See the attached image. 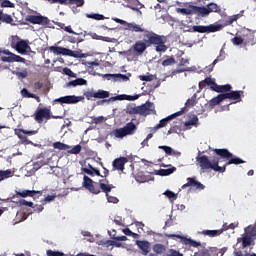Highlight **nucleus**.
<instances>
[{"label": "nucleus", "mask_w": 256, "mask_h": 256, "mask_svg": "<svg viewBox=\"0 0 256 256\" xmlns=\"http://www.w3.org/2000/svg\"><path fill=\"white\" fill-rule=\"evenodd\" d=\"M143 40L137 41L133 45V49L135 53H138V55H143L147 48L149 47H156V51L158 53H165L167 51V37L161 36L153 31H146L142 35Z\"/></svg>", "instance_id": "obj_1"}, {"label": "nucleus", "mask_w": 256, "mask_h": 256, "mask_svg": "<svg viewBox=\"0 0 256 256\" xmlns=\"http://www.w3.org/2000/svg\"><path fill=\"white\" fill-rule=\"evenodd\" d=\"M256 237V227L248 226L245 228V233L242 238H238L236 245L234 246V255L235 256H256L255 253H246L241 249H245V247H249V245H253Z\"/></svg>", "instance_id": "obj_2"}, {"label": "nucleus", "mask_w": 256, "mask_h": 256, "mask_svg": "<svg viewBox=\"0 0 256 256\" xmlns=\"http://www.w3.org/2000/svg\"><path fill=\"white\" fill-rule=\"evenodd\" d=\"M197 161L201 169H212L213 171H219L220 173H225V167H227V165H241V163H245V161L237 157L232 158L224 166H219V159L210 161L207 156H201L197 158Z\"/></svg>", "instance_id": "obj_3"}, {"label": "nucleus", "mask_w": 256, "mask_h": 256, "mask_svg": "<svg viewBox=\"0 0 256 256\" xmlns=\"http://www.w3.org/2000/svg\"><path fill=\"white\" fill-rule=\"evenodd\" d=\"M49 51L54 53V55H64L66 57H74V59H87L89 57V54H85L81 50L73 51L61 46H50Z\"/></svg>", "instance_id": "obj_4"}, {"label": "nucleus", "mask_w": 256, "mask_h": 256, "mask_svg": "<svg viewBox=\"0 0 256 256\" xmlns=\"http://www.w3.org/2000/svg\"><path fill=\"white\" fill-rule=\"evenodd\" d=\"M12 49H15L20 55H29L31 53V46L28 40H23L19 36H12L10 41Z\"/></svg>", "instance_id": "obj_5"}, {"label": "nucleus", "mask_w": 256, "mask_h": 256, "mask_svg": "<svg viewBox=\"0 0 256 256\" xmlns=\"http://www.w3.org/2000/svg\"><path fill=\"white\" fill-rule=\"evenodd\" d=\"M137 130V126L132 122L128 123L124 128L116 129L112 132V135L117 139H123V137H127V135H133Z\"/></svg>", "instance_id": "obj_6"}, {"label": "nucleus", "mask_w": 256, "mask_h": 256, "mask_svg": "<svg viewBox=\"0 0 256 256\" xmlns=\"http://www.w3.org/2000/svg\"><path fill=\"white\" fill-rule=\"evenodd\" d=\"M28 23H32V25H43L46 27H51V20H49L46 16L41 15H28L25 18Z\"/></svg>", "instance_id": "obj_7"}, {"label": "nucleus", "mask_w": 256, "mask_h": 256, "mask_svg": "<svg viewBox=\"0 0 256 256\" xmlns=\"http://www.w3.org/2000/svg\"><path fill=\"white\" fill-rule=\"evenodd\" d=\"M99 185L100 189H102V191L106 193L108 203H119V199H117V197L109 196V192L111 191V189H114L115 186L109 184V181H107L106 179L100 180Z\"/></svg>", "instance_id": "obj_8"}, {"label": "nucleus", "mask_w": 256, "mask_h": 256, "mask_svg": "<svg viewBox=\"0 0 256 256\" xmlns=\"http://www.w3.org/2000/svg\"><path fill=\"white\" fill-rule=\"evenodd\" d=\"M222 28L223 26L220 24H210L209 26L199 25L193 26L192 31L194 33H216V31H221Z\"/></svg>", "instance_id": "obj_9"}, {"label": "nucleus", "mask_w": 256, "mask_h": 256, "mask_svg": "<svg viewBox=\"0 0 256 256\" xmlns=\"http://www.w3.org/2000/svg\"><path fill=\"white\" fill-rule=\"evenodd\" d=\"M3 54L6 55L1 57V61L4 63H25V58L14 54L9 50H3Z\"/></svg>", "instance_id": "obj_10"}, {"label": "nucleus", "mask_w": 256, "mask_h": 256, "mask_svg": "<svg viewBox=\"0 0 256 256\" xmlns=\"http://www.w3.org/2000/svg\"><path fill=\"white\" fill-rule=\"evenodd\" d=\"M83 99H85L83 96L70 95L57 98L53 101V103H60V105H73L75 103H79V101H83Z\"/></svg>", "instance_id": "obj_11"}, {"label": "nucleus", "mask_w": 256, "mask_h": 256, "mask_svg": "<svg viewBox=\"0 0 256 256\" xmlns=\"http://www.w3.org/2000/svg\"><path fill=\"white\" fill-rule=\"evenodd\" d=\"M205 83L206 85H209L212 91H216V93H225V91H231V85L219 86L217 85V83H215V80L212 78H206Z\"/></svg>", "instance_id": "obj_12"}, {"label": "nucleus", "mask_w": 256, "mask_h": 256, "mask_svg": "<svg viewBox=\"0 0 256 256\" xmlns=\"http://www.w3.org/2000/svg\"><path fill=\"white\" fill-rule=\"evenodd\" d=\"M103 79H107V81H113V83H125L129 81V77L125 74H104L102 75Z\"/></svg>", "instance_id": "obj_13"}, {"label": "nucleus", "mask_w": 256, "mask_h": 256, "mask_svg": "<svg viewBox=\"0 0 256 256\" xmlns=\"http://www.w3.org/2000/svg\"><path fill=\"white\" fill-rule=\"evenodd\" d=\"M183 113H185V108H182L180 111L160 120L159 124L153 128V131H157V129H161V128L165 127V125H167L168 121L175 119V117H181V115H183Z\"/></svg>", "instance_id": "obj_14"}, {"label": "nucleus", "mask_w": 256, "mask_h": 256, "mask_svg": "<svg viewBox=\"0 0 256 256\" xmlns=\"http://www.w3.org/2000/svg\"><path fill=\"white\" fill-rule=\"evenodd\" d=\"M167 237L180 239V243H183L184 245H191V247H199V245H201V243L182 235L168 234Z\"/></svg>", "instance_id": "obj_15"}, {"label": "nucleus", "mask_w": 256, "mask_h": 256, "mask_svg": "<svg viewBox=\"0 0 256 256\" xmlns=\"http://www.w3.org/2000/svg\"><path fill=\"white\" fill-rule=\"evenodd\" d=\"M35 119L37 123H43V121H48V119H51V110L47 108H42L36 112Z\"/></svg>", "instance_id": "obj_16"}, {"label": "nucleus", "mask_w": 256, "mask_h": 256, "mask_svg": "<svg viewBox=\"0 0 256 256\" xmlns=\"http://www.w3.org/2000/svg\"><path fill=\"white\" fill-rule=\"evenodd\" d=\"M83 187L88 189L90 193H94V195L101 193V190H99V188H95V185H93V180L86 175L83 177Z\"/></svg>", "instance_id": "obj_17"}, {"label": "nucleus", "mask_w": 256, "mask_h": 256, "mask_svg": "<svg viewBox=\"0 0 256 256\" xmlns=\"http://www.w3.org/2000/svg\"><path fill=\"white\" fill-rule=\"evenodd\" d=\"M125 29L126 31H132V33H143V35L145 32L149 31L145 30L143 27H141V25L129 22H127Z\"/></svg>", "instance_id": "obj_18"}, {"label": "nucleus", "mask_w": 256, "mask_h": 256, "mask_svg": "<svg viewBox=\"0 0 256 256\" xmlns=\"http://www.w3.org/2000/svg\"><path fill=\"white\" fill-rule=\"evenodd\" d=\"M136 245L141 249L143 255H147L151 251V243L145 240H137Z\"/></svg>", "instance_id": "obj_19"}, {"label": "nucleus", "mask_w": 256, "mask_h": 256, "mask_svg": "<svg viewBox=\"0 0 256 256\" xmlns=\"http://www.w3.org/2000/svg\"><path fill=\"white\" fill-rule=\"evenodd\" d=\"M190 9H193L194 15H200L201 17H207L209 15V10L205 6L190 5Z\"/></svg>", "instance_id": "obj_20"}, {"label": "nucleus", "mask_w": 256, "mask_h": 256, "mask_svg": "<svg viewBox=\"0 0 256 256\" xmlns=\"http://www.w3.org/2000/svg\"><path fill=\"white\" fill-rule=\"evenodd\" d=\"M139 99V94H135L133 96L121 94L116 97L110 98L111 101H137Z\"/></svg>", "instance_id": "obj_21"}, {"label": "nucleus", "mask_w": 256, "mask_h": 256, "mask_svg": "<svg viewBox=\"0 0 256 256\" xmlns=\"http://www.w3.org/2000/svg\"><path fill=\"white\" fill-rule=\"evenodd\" d=\"M140 107V115H151L153 111H155V105L151 102H147L146 104L139 106Z\"/></svg>", "instance_id": "obj_22"}, {"label": "nucleus", "mask_w": 256, "mask_h": 256, "mask_svg": "<svg viewBox=\"0 0 256 256\" xmlns=\"http://www.w3.org/2000/svg\"><path fill=\"white\" fill-rule=\"evenodd\" d=\"M82 171L83 173H86V175H90V177H95V175L101 177L99 169L94 168L91 164H88V167H82Z\"/></svg>", "instance_id": "obj_23"}, {"label": "nucleus", "mask_w": 256, "mask_h": 256, "mask_svg": "<svg viewBox=\"0 0 256 256\" xmlns=\"http://www.w3.org/2000/svg\"><path fill=\"white\" fill-rule=\"evenodd\" d=\"M189 185L195 187V189H198V191H203V189H205V185L201 184V182L196 181L193 178H188V183L184 184L182 186V189H185V187H189Z\"/></svg>", "instance_id": "obj_24"}, {"label": "nucleus", "mask_w": 256, "mask_h": 256, "mask_svg": "<svg viewBox=\"0 0 256 256\" xmlns=\"http://www.w3.org/2000/svg\"><path fill=\"white\" fill-rule=\"evenodd\" d=\"M186 129H191L192 127H199V118L195 115L189 116V119L184 123Z\"/></svg>", "instance_id": "obj_25"}, {"label": "nucleus", "mask_w": 256, "mask_h": 256, "mask_svg": "<svg viewBox=\"0 0 256 256\" xmlns=\"http://www.w3.org/2000/svg\"><path fill=\"white\" fill-rule=\"evenodd\" d=\"M126 157L117 158L113 161V167L114 169H117L118 171H123L125 169V163H127Z\"/></svg>", "instance_id": "obj_26"}, {"label": "nucleus", "mask_w": 256, "mask_h": 256, "mask_svg": "<svg viewBox=\"0 0 256 256\" xmlns=\"http://www.w3.org/2000/svg\"><path fill=\"white\" fill-rule=\"evenodd\" d=\"M225 99H232V101H239L243 97V91H232L224 94Z\"/></svg>", "instance_id": "obj_27"}, {"label": "nucleus", "mask_w": 256, "mask_h": 256, "mask_svg": "<svg viewBox=\"0 0 256 256\" xmlns=\"http://www.w3.org/2000/svg\"><path fill=\"white\" fill-rule=\"evenodd\" d=\"M0 22L6 23L7 25H13V17L9 14L3 13V10H0Z\"/></svg>", "instance_id": "obj_28"}, {"label": "nucleus", "mask_w": 256, "mask_h": 256, "mask_svg": "<svg viewBox=\"0 0 256 256\" xmlns=\"http://www.w3.org/2000/svg\"><path fill=\"white\" fill-rule=\"evenodd\" d=\"M243 13H245V11H241L239 14H235L230 16L226 21H225V25L229 26V25H233V23H235V21H238V19H241V17H243Z\"/></svg>", "instance_id": "obj_29"}, {"label": "nucleus", "mask_w": 256, "mask_h": 256, "mask_svg": "<svg viewBox=\"0 0 256 256\" xmlns=\"http://www.w3.org/2000/svg\"><path fill=\"white\" fill-rule=\"evenodd\" d=\"M175 171H177V168L175 167L168 168V169H160L156 171V175H160L161 177H167V175H171L175 173Z\"/></svg>", "instance_id": "obj_30"}, {"label": "nucleus", "mask_w": 256, "mask_h": 256, "mask_svg": "<svg viewBox=\"0 0 256 256\" xmlns=\"http://www.w3.org/2000/svg\"><path fill=\"white\" fill-rule=\"evenodd\" d=\"M79 85H87V80L83 78H78L76 80L66 83V87H77Z\"/></svg>", "instance_id": "obj_31"}, {"label": "nucleus", "mask_w": 256, "mask_h": 256, "mask_svg": "<svg viewBox=\"0 0 256 256\" xmlns=\"http://www.w3.org/2000/svg\"><path fill=\"white\" fill-rule=\"evenodd\" d=\"M17 195H19L20 197H33V195L35 193L41 194V191H35V190H24V191H18L16 192Z\"/></svg>", "instance_id": "obj_32"}, {"label": "nucleus", "mask_w": 256, "mask_h": 256, "mask_svg": "<svg viewBox=\"0 0 256 256\" xmlns=\"http://www.w3.org/2000/svg\"><path fill=\"white\" fill-rule=\"evenodd\" d=\"M225 94H220L218 96H216L215 98L211 99L209 102V105L211 107H215V105H219V103H221V101H225Z\"/></svg>", "instance_id": "obj_33"}, {"label": "nucleus", "mask_w": 256, "mask_h": 256, "mask_svg": "<svg viewBox=\"0 0 256 256\" xmlns=\"http://www.w3.org/2000/svg\"><path fill=\"white\" fill-rule=\"evenodd\" d=\"M207 9L210 13H221V6L215 4V3H209L207 5Z\"/></svg>", "instance_id": "obj_34"}, {"label": "nucleus", "mask_w": 256, "mask_h": 256, "mask_svg": "<svg viewBox=\"0 0 256 256\" xmlns=\"http://www.w3.org/2000/svg\"><path fill=\"white\" fill-rule=\"evenodd\" d=\"M203 235H207L208 237H218V235H221L223 233V230H204Z\"/></svg>", "instance_id": "obj_35"}, {"label": "nucleus", "mask_w": 256, "mask_h": 256, "mask_svg": "<svg viewBox=\"0 0 256 256\" xmlns=\"http://www.w3.org/2000/svg\"><path fill=\"white\" fill-rule=\"evenodd\" d=\"M66 5L69 7H73V5H75V7H83L85 0H68Z\"/></svg>", "instance_id": "obj_36"}, {"label": "nucleus", "mask_w": 256, "mask_h": 256, "mask_svg": "<svg viewBox=\"0 0 256 256\" xmlns=\"http://www.w3.org/2000/svg\"><path fill=\"white\" fill-rule=\"evenodd\" d=\"M54 149H58L59 151H67V149H71V146L61 143V142H55L53 144Z\"/></svg>", "instance_id": "obj_37"}, {"label": "nucleus", "mask_w": 256, "mask_h": 256, "mask_svg": "<svg viewBox=\"0 0 256 256\" xmlns=\"http://www.w3.org/2000/svg\"><path fill=\"white\" fill-rule=\"evenodd\" d=\"M177 13H181V15H194L191 6H189V8H177Z\"/></svg>", "instance_id": "obj_38"}, {"label": "nucleus", "mask_w": 256, "mask_h": 256, "mask_svg": "<svg viewBox=\"0 0 256 256\" xmlns=\"http://www.w3.org/2000/svg\"><path fill=\"white\" fill-rule=\"evenodd\" d=\"M109 97V92L104 90H98L95 92V99H107Z\"/></svg>", "instance_id": "obj_39"}, {"label": "nucleus", "mask_w": 256, "mask_h": 256, "mask_svg": "<svg viewBox=\"0 0 256 256\" xmlns=\"http://www.w3.org/2000/svg\"><path fill=\"white\" fill-rule=\"evenodd\" d=\"M215 153L217 155H220V157H226L227 159H229V157H232V154L228 152L227 149H216Z\"/></svg>", "instance_id": "obj_40"}, {"label": "nucleus", "mask_w": 256, "mask_h": 256, "mask_svg": "<svg viewBox=\"0 0 256 256\" xmlns=\"http://www.w3.org/2000/svg\"><path fill=\"white\" fill-rule=\"evenodd\" d=\"M9 177H13V172L11 170H0V181H4V179H9Z\"/></svg>", "instance_id": "obj_41"}, {"label": "nucleus", "mask_w": 256, "mask_h": 256, "mask_svg": "<svg viewBox=\"0 0 256 256\" xmlns=\"http://www.w3.org/2000/svg\"><path fill=\"white\" fill-rule=\"evenodd\" d=\"M87 19H94L95 21H103L105 20V16L103 14H86Z\"/></svg>", "instance_id": "obj_42"}, {"label": "nucleus", "mask_w": 256, "mask_h": 256, "mask_svg": "<svg viewBox=\"0 0 256 256\" xmlns=\"http://www.w3.org/2000/svg\"><path fill=\"white\" fill-rule=\"evenodd\" d=\"M21 133H24V135H35V133H37L36 131H27V130H15V135H17L19 137V139H23V136L21 135Z\"/></svg>", "instance_id": "obj_43"}, {"label": "nucleus", "mask_w": 256, "mask_h": 256, "mask_svg": "<svg viewBox=\"0 0 256 256\" xmlns=\"http://www.w3.org/2000/svg\"><path fill=\"white\" fill-rule=\"evenodd\" d=\"M153 251H154V253L161 255V254L165 253L166 249H165V246H163L162 244H156L153 246Z\"/></svg>", "instance_id": "obj_44"}, {"label": "nucleus", "mask_w": 256, "mask_h": 256, "mask_svg": "<svg viewBox=\"0 0 256 256\" xmlns=\"http://www.w3.org/2000/svg\"><path fill=\"white\" fill-rule=\"evenodd\" d=\"M138 78L140 79V81L149 82V81H154L155 75H153V74H150V75H140V76H138Z\"/></svg>", "instance_id": "obj_45"}, {"label": "nucleus", "mask_w": 256, "mask_h": 256, "mask_svg": "<svg viewBox=\"0 0 256 256\" xmlns=\"http://www.w3.org/2000/svg\"><path fill=\"white\" fill-rule=\"evenodd\" d=\"M0 7H7V8H10V9H14L15 7V4L9 0H2L1 4H0Z\"/></svg>", "instance_id": "obj_46"}, {"label": "nucleus", "mask_w": 256, "mask_h": 256, "mask_svg": "<svg viewBox=\"0 0 256 256\" xmlns=\"http://www.w3.org/2000/svg\"><path fill=\"white\" fill-rule=\"evenodd\" d=\"M71 155H79L81 153V145H76L72 149L68 150Z\"/></svg>", "instance_id": "obj_47"}, {"label": "nucleus", "mask_w": 256, "mask_h": 256, "mask_svg": "<svg viewBox=\"0 0 256 256\" xmlns=\"http://www.w3.org/2000/svg\"><path fill=\"white\" fill-rule=\"evenodd\" d=\"M128 113L131 115H140V107L139 106H132L128 108Z\"/></svg>", "instance_id": "obj_48"}, {"label": "nucleus", "mask_w": 256, "mask_h": 256, "mask_svg": "<svg viewBox=\"0 0 256 256\" xmlns=\"http://www.w3.org/2000/svg\"><path fill=\"white\" fill-rule=\"evenodd\" d=\"M236 227H239V222H234L231 223L230 225L227 226V224L223 225V231H227V229H235Z\"/></svg>", "instance_id": "obj_49"}, {"label": "nucleus", "mask_w": 256, "mask_h": 256, "mask_svg": "<svg viewBox=\"0 0 256 256\" xmlns=\"http://www.w3.org/2000/svg\"><path fill=\"white\" fill-rule=\"evenodd\" d=\"M159 149H163L166 155H173V148L169 146H159Z\"/></svg>", "instance_id": "obj_50"}, {"label": "nucleus", "mask_w": 256, "mask_h": 256, "mask_svg": "<svg viewBox=\"0 0 256 256\" xmlns=\"http://www.w3.org/2000/svg\"><path fill=\"white\" fill-rule=\"evenodd\" d=\"M21 95L22 97H31V98H34V99H37L39 101V98H37L35 95L33 94H30L29 91H27V89H23L21 91Z\"/></svg>", "instance_id": "obj_51"}, {"label": "nucleus", "mask_w": 256, "mask_h": 256, "mask_svg": "<svg viewBox=\"0 0 256 256\" xmlns=\"http://www.w3.org/2000/svg\"><path fill=\"white\" fill-rule=\"evenodd\" d=\"M164 195L166 197H168V199H176L177 198V194L170 190L165 191Z\"/></svg>", "instance_id": "obj_52"}, {"label": "nucleus", "mask_w": 256, "mask_h": 256, "mask_svg": "<svg viewBox=\"0 0 256 256\" xmlns=\"http://www.w3.org/2000/svg\"><path fill=\"white\" fill-rule=\"evenodd\" d=\"M47 255L48 256H65L63 252L53 251V250H48Z\"/></svg>", "instance_id": "obj_53"}, {"label": "nucleus", "mask_w": 256, "mask_h": 256, "mask_svg": "<svg viewBox=\"0 0 256 256\" xmlns=\"http://www.w3.org/2000/svg\"><path fill=\"white\" fill-rule=\"evenodd\" d=\"M231 42L233 43V45H242L243 39L239 36H236L232 38Z\"/></svg>", "instance_id": "obj_54"}, {"label": "nucleus", "mask_w": 256, "mask_h": 256, "mask_svg": "<svg viewBox=\"0 0 256 256\" xmlns=\"http://www.w3.org/2000/svg\"><path fill=\"white\" fill-rule=\"evenodd\" d=\"M82 65H99L97 60H82Z\"/></svg>", "instance_id": "obj_55"}, {"label": "nucleus", "mask_w": 256, "mask_h": 256, "mask_svg": "<svg viewBox=\"0 0 256 256\" xmlns=\"http://www.w3.org/2000/svg\"><path fill=\"white\" fill-rule=\"evenodd\" d=\"M84 97H86V99H93V97L95 98V91L90 90V91H86L84 92Z\"/></svg>", "instance_id": "obj_56"}, {"label": "nucleus", "mask_w": 256, "mask_h": 256, "mask_svg": "<svg viewBox=\"0 0 256 256\" xmlns=\"http://www.w3.org/2000/svg\"><path fill=\"white\" fill-rule=\"evenodd\" d=\"M63 73H65V75H68V77H77V74H75L73 71H71V69L69 68H64L63 69Z\"/></svg>", "instance_id": "obj_57"}, {"label": "nucleus", "mask_w": 256, "mask_h": 256, "mask_svg": "<svg viewBox=\"0 0 256 256\" xmlns=\"http://www.w3.org/2000/svg\"><path fill=\"white\" fill-rule=\"evenodd\" d=\"M197 100L195 98V96H193L191 99H188L186 102L187 107H193L194 105H196Z\"/></svg>", "instance_id": "obj_58"}, {"label": "nucleus", "mask_w": 256, "mask_h": 256, "mask_svg": "<svg viewBox=\"0 0 256 256\" xmlns=\"http://www.w3.org/2000/svg\"><path fill=\"white\" fill-rule=\"evenodd\" d=\"M162 65H175V58H168L163 60Z\"/></svg>", "instance_id": "obj_59"}, {"label": "nucleus", "mask_w": 256, "mask_h": 256, "mask_svg": "<svg viewBox=\"0 0 256 256\" xmlns=\"http://www.w3.org/2000/svg\"><path fill=\"white\" fill-rule=\"evenodd\" d=\"M103 122H105V117L103 116L93 118L92 120V123H95V124L103 123Z\"/></svg>", "instance_id": "obj_60"}, {"label": "nucleus", "mask_w": 256, "mask_h": 256, "mask_svg": "<svg viewBox=\"0 0 256 256\" xmlns=\"http://www.w3.org/2000/svg\"><path fill=\"white\" fill-rule=\"evenodd\" d=\"M17 77H19V79H25V77H27V71H22V72H16Z\"/></svg>", "instance_id": "obj_61"}, {"label": "nucleus", "mask_w": 256, "mask_h": 256, "mask_svg": "<svg viewBox=\"0 0 256 256\" xmlns=\"http://www.w3.org/2000/svg\"><path fill=\"white\" fill-rule=\"evenodd\" d=\"M55 197H57V196H55V195H48V196L45 197L44 201L46 203H51V201H55Z\"/></svg>", "instance_id": "obj_62"}, {"label": "nucleus", "mask_w": 256, "mask_h": 256, "mask_svg": "<svg viewBox=\"0 0 256 256\" xmlns=\"http://www.w3.org/2000/svg\"><path fill=\"white\" fill-rule=\"evenodd\" d=\"M113 21H115V23H119L120 25H124L125 27H127V21L125 20H121L119 18H113Z\"/></svg>", "instance_id": "obj_63"}, {"label": "nucleus", "mask_w": 256, "mask_h": 256, "mask_svg": "<svg viewBox=\"0 0 256 256\" xmlns=\"http://www.w3.org/2000/svg\"><path fill=\"white\" fill-rule=\"evenodd\" d=\"M167 256H183V254H181L175 250H170L169 254H167Z\"/></svg>", "instance_id": "obj_64"}]
</instances>
